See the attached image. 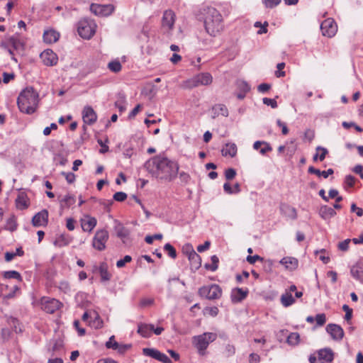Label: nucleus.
Instances as JSON below:
<instances>
[{"label": "nucleus", "instance_id": "nucleus-55", "mask_svg": "<svg viewBox=\"0 0 363 363\" xmlns=\"http://www.w3.org/2000/svg\"><path fill=\"white\" fill-rule=\"evenodd\" d=\"M356 179L352 175H347L345 178V184L348 187H353L355 184Z\"/></svg>", "mask_w": 363, "mask_h": 363}, {"label": "nucleus", "instance_id": "nucleus-23", "mask_svg": "<svg viewBox=\"0 0 363 363\" xmlns=\"http://www.w3.org/2000/svg\"><path fill=\"white\" fill-rule=\"evenodd\" d=\"M248 291L240 288L234 289L231 292V300L233 303H238L245 299L247 295Z\"/></svg>", "mask_w": 363, "mask_h": 363}, {"label": "nucleus", "instance_id": "nucleus-37", "mask_svg": "<svg viewBox=\"0 0 363 363\" xmlns=\"http://www.w3.org/2000/svg\"><path fill=\"white\" fill-rule=\"evenodd\" d=\"M328 153V151L326 148L318 146L316 147V153L313 155V160L314 162L317 161L318 160L320 161H323Z\"/></svg>", "mask_w": 363, "mask_h": 363}, {"label": "nucleus", "instance_id": "nucleus-31", "mask_svg": "<svg viewBox=\"0 0 363 363\" xmlns=\"http://www.w3.org/2000/svg\"><path fill=\"white\" fill-rule=\"evenodd\" d=\"M70 242L71 238L68 235L62 234L55 238L53 244L57 247H62L68 245Z\"/></svg>", "mask_w": 363, "mask_h": 363}, {"label": "nucleus", "instance_id": "nucleus-5", "mask_svg": "<svg viewBox=\"0 0 363 363\" xmlns=\"http://www.w3.org/2000/svg\"><path fill=\"white\" fill-rule=\"evenodd\" d=\"M212 82L213 77L210 73L202 72L184 82L182 86L185 89H193L199 86L210 85Z\"/></svg>", "mask_w": 363, "mask_h": 363}, {"label": "nucleus", "instance_id": "nucleus-1", "mask_svg": "<svg viewBox=\"0 0 363 363\" xmlns=\"http://www.w3.org/2000/svg\"><path fill=\"white\" fill-rule=\"evenodd\" d=\"M146 170L157 179L171 182L179 174V164L166 156L158 155L148 160L144 164Z\"/></svg>", "mask_w": 363, "mask_h": 363}, {"label": "nucleus", "instance_id": "nucleus-19", "mask_svg": "<svg viewBox=\"0 0 363 363\" xmlns=\"http://www.w3.org/2000/svg\"><path fill=\"white\" fill-rule=\"evenodd\" d=\"M82 119L87 125L94 124L97 119V115L91 106H85L82 111Z\"/></svg>", "mask_w": 363, "mask_h": 363}, {"label": "nucleus", "instance_id": "nucleus-32", "mask_svg": "<svg viewBox=\"0 0 363 363\" xmlns=\"http://www.w3.org/2000/svg\"><path fill=\"white\" fill-rule=\"evenodd\" d=\"M281 211L286 216L291 219L294 220L297 218V212L294 207L284 204L281 206Z\"/></svg>", "mask_w": 363, "mask_h": 363}, {"label": "nucleus", "instance_id": "nucleus-24", "mask_svg": "<svg viewBox=\"0 0 363 363\" xmlns=\"http://www.w3.org/2000/svg\"><path fill=\"white\" fill-rule=\"evenodd\" d=\"M279 263L284 266V267L288 270H294L297 268L298 264V261L296 258L291 257H286L282 258Z\"/></svg>", "mask_w": 363, "mask_h": 363}, {"label": "nucleus", "instance_id": "nucleus-26", "mask_svg": "<svg viewBox=\"0 0 363 363\" xmlns=\"http://www.w3.org/2000/svg\"><path fill=\"white\" fill-rule=\"evenodd\" d=\"M153 330V325L140 323L138 325V333L143 337H149L151 336Z\"/></svg>", "mask_w": 363, "mask_h": 363}, {"label": "nucleus", "instance_id": "nucleus-8", "mask_svg": "<svg viewBox=\"0 0 363 363\" xmlns=\"http://www.w3.org/2000/svg\"><path fill=\"white\" fill-rule=\"evenodd\" d=\"M199 294L201 297L210 300H213L218 299L221 296L222 291L218 285L211 284L200 288L199 290Z\"/></svg>", "mask_w": 363, "mask_h": 363}, {"label": "nucleus", "instance_id": "nucleus-36", "mask_svg": "<svg viewBox=\"0 0 363 363\" xmlns=\"http://www.w3.org/2000/svg\"><path fill=\"white\" fill-rule=\"evenodd\" d=\"M17 228L16 218L14 215H11L6 222V225L4 228V230L13 232Z\"/></svg>", "mask_w": 363, "mask_h": 363}, {"label": "nucleus", "instance_id": "nucleus-30", "mask_svg": "<svg viewBox=\"0 0 363 363\" xmlns=\"http://www.w3.org/2000/svg\"><path fill=\"white\" fill-rule=\"evenodd\" d=\"M308 173L313 174L317 175L318 177H323L324 178H328L330 175H332L334 173L333 169L330 168L326 171H320L318 169H315L313 166L308 167Z\"/></svg>", "mask_w": 363, "mask_h": 363}, {"label": "nucleus", "instance_id": "nucleus-28", "mask_svg": "<svg viewBox=\"0 0 363 363\" xmlns=\"http://www.w3.org/2000/svg\"><path fill=\"white\" fill-rule=\"evenodd\" d=\"M320 216L324 220L330 219L336 215L335 210L328 206H323L319 210Z\"/></svg>", "mask_w": 363, "mask_h": 363}, {"label": "nucleus", "instance_id": "nucleus-52", "mask_svg": "<svg viewBox=\"0 0 363 363\" xmlns=\"http://www.w3.org/2000/svg\"><path fill=\"white\" fill-rule=\"evenodd\" d=\"M315 320L316 323H317L318 325L322 326L326 322L325 315L324 313L317 314L315 318Z\"/></svg>", "mask_w": 363, "mask_h": 363}, {"label": "nucleus", "instance_id": "nucleus-3", "mask_svg": "<svg viewBox=\"0 0 363 363\" xmlns=\"http://www.w3.org/2000/svg\"><path fill=\"white\" fill-rule=\"evenodd\" d=\"M204 25L206 32L211 36H216L223 28V18L220 12L213 7L203 9Z\"/></svg>", "mask_w": 363, "mask_h": 363}, {"label": "nucleus", "instance_id": "nucleus-18", "mask_svg": "<svg viewBox=\"0 0 363 363\" xmlns=\"http://www.w3.org/2000/svg\"><path fill=\"white\" fill-rule=\"evenodd\" d=\"M48 222V211L45 209L36 213L32 219V224L35 227L45 226Z\"/></svg>", "mask_w": 363, "mask_h": 363}, {"label": "nucleus", "instance_id": "nucleus-2", "mask_svg": "<svg viewBox=\"0 0 363 363\" xmlns=\"http://www.w3.org/2000/svg\"><path fill=\"white\" fill-rule=\"evenodd\" d=\"M38 93L33 88H26L20 93L17 99L19 110L27 114L33 113L38 108Z\"/></svg>", "mask_w": 363, "mask_h": 363}, {"label": "nucleus", "instance_id": "nucleus-41", "mask_svg": "<svg viewBox=\"0 0 363 363\" xmlns=\"http://www.w3.org/2000/svg\"><path fill=\"white\" fill-rule=\"evenodd\" d=\"M3 277L5 279H15L19 281H22V277L21 274L17 271L14 270L4 272L3 274Z\"/></svg>", "mask_w": 363, "mask_h": 363}, {"label": "nucleus", "instance_id": "nucleus-9", "mask_svg": "<svg viewBox=\"0 0 363 363\" xmlns=\"http://www.w3.org/2000/svg\"><path fill=\"white\" fill-rule=\"evenodd\" d=\"M190 262L192 270H197L201 265V257L195 252L191 245H187L183 249Z\"/></svg>", "mask_w": 363, "mask_h": 363}, {"label": "nucleus", "instance_id": "nucleus-11", "mask_svg": "<svg viewBox=\"0 0 363 363\" xmlns=\"http://www.w3.org/2000/svg\"><path fill=\"white\" fill-rule=\"evenodd\" d=\"M115 10L113 4H91L90 11L96 16H110Z\"/></svg>", "mask_w": 363, "mask_h": 363}, {"label": "nucleus", "instance_id": "nucleus-47", "mask_svg": "<svg viewBox=\"0 0 363 363\" xmlns=\"http://www.w3.org/2000/svg\"><path fill=\"white\" fill-rule=\"evenodd\" d=\"M267 26H268V23L267 21H265L264 23V24H262L259 21L255 23V27L260 28V29L257 31V34H259V35L267 33Z\"/></svg>", "mask_w": 363, "mask_h": 363}, {"label": "nucleus", "instance_id": "nucleus-53", "mask_svg": "<svg viewBox=\"0 0 363 363\" xmlns=\"http://www.w3.org/2000/svg\"><path fill=\"white\" fill-rule=\"evenodd\" d=\"M204 313L210 315L211 316L215 317L218 313V308L216 306L207 307L204 309Z\"/></svg>", "mask_w": 363, "mask_h": 363}, {"label": "nucleus", "instance_id": "nucleus-34", "mask_svg": "<svg viewBox=\"0 0 363 363\" xmlns=\"http://www.w3.org/2000/svg\"><path fill=\"white\" fill-rule=\"evenodd\" d=\"M108 264L106 262H101L99 267V272L102 281H108L111 279V274L108 272Z\"/></svg>", "mask_w": 363, "mask_h": 363}, {"label": "nucleus", "instance_id": "nucleus-59", "mask_svg": "<svg viewBox=\"0 0 363 363\" xmlns=\"http://www.w3.org/2000/svg\"><path fill=\"white\" fill-rule=\"evenodd\" d=\"M277 71L275 72V74L277 77H281L285 76V72L282 71V69L285 67V63L281 62L279 63L277 66Z\"/></svg>", "mask_w": 363, "mask_h": 363}, {"label": "nucleus", "instance_id": "nucleus-46", "mask_svg": "<svg viewBox=\"0 0 363 363\" xmlns=\"http://www.w3.org/2000/svg\"><path fill=\"white\" fill-rule=\"evenodd\" d=\"M164 250L170 257L173 259H175L177 257L176 250L171 244L167 243L164 247Z\"/></svg>", "mask_w": 363, "mask_h": 363}, {"label": "nucleus", "instance_id": "nucleus-12", "mask_svg": "<svg viewBox=\"0 0 363 363\" xmlns=\"http://www.w3.org/2000/svg\"><path fill=\"white\" fill-rule=\"evenodd\" d=\"M41 306L43 311L48 313H54L62 306V303L55 298L43 297L41 299Z\"/></svg>", "mask_w": 363, "mask_h": 363}, {"label": "nucleus", "instance_id": "nucleus-17", "mask_svg": "<svg viewBox=\"0 0 363 363\" xmlns=\"http://www.w3.org/2000/svg\"><path fill=\"white\" fill-rule=\"evenodd\" d=\"M326 331L330 335L332 339L335 341H340L344 337L343 329L337 324H328L326 327Z\"/></svg>", "mask_w": 363, "mask_h": 363}, {"label": "nucleus", "instance_id": "nucleus-25", "mask_svg": "<svg viewBox=\"0 0 363 363\" xmlns=\"http://www.w3.org/2000/svg\"><path fill=\"white\" fill-rule=\"evenodd\" d=\"M29 204L30 202L28 196L23 192L18 194L16 199V208L20 210H24L29 206Z\"/></svg>", "mask_w": 363, "mask_h": 363}, {"label": "nucleus", "instance_id": "nucleus-29", "mask_svg": "<svg viewBox=\"0 0 363 363\" xmlns=\"http://www.w3.org/2000/svg\"><path fill=\"white\" fill-rule=\"evenodd\" d=\"M89 325L96 329L103 327V320L99 313L95 311H91V319L89 321Z\"/></svg>", "mask_w": 363, "mask_h": 363}, {"label": "nucleus", "instance_id": "nucleus-51", "mask_svg": "<svg viewBox=\"0 0 363 363\" xmlns=\"http://www.w3.org/2000/svg\"><path fill=\"white\" fill-rule=\"evenodd\" d=\"M342 309L345 312V319L350 321L352 316V310L346 304L343 305Z\"/></svg>", "mask_w": 363, "mask_h": 363}, {"label": "nucleus", "instance_id": "nucleus-22", "mask_svg": "<svg viewBox=\"0 0 363 363\" xmlns=\"http://www.w3.org/2000/svg\"><path fill=\"white\" fill-rule=\"evenodd\" d=\"M60 36V33L57 31L53 29H48L45 30L43 33V40L48 44H52L56 43L59 40Z\"/></svg>", "mask_w": 363, "mask_h": 363}, {"label": "nucleus", "instance_id": "nucleus-14", "mask_svg": "<svg viewBox=\"0 0 363 363\" xmlns=\"http://www.w3.org/2000/svg\"><path fill=\"white\" fill-rule=\"evenodd\" d=\"M114 230L118 238H119L123 244L127 245L130 242V230L118 220L114 221Z\"/></svg>", "mask_w": 363, "mask_h": 363}, {"label": "nucleus", "instance_id": "nucleus-38", "mask_svg": "<svg viewBox=\"0 0 363 363\" xmlns=\"http://www.w3.org/2000/svg\"><path fill=\"white\" fill-rule=\"evenodd\" d=\"M351 274L356 279L363 281V267L362 266H353L351 269Z\"/></svg>", "mask_w": 363, "mask_h": 363}, {"label": "nucleus", "instance_id": "nucleus-61", "mask_svg": "<svg viewBox=\"0 0 363 363\" xmlns=\"http://www.w3.org/2000/svg\"><path fill=\"white\" fill-rule=\"evenodd\" d=\"M154 299L151 298H144L140 300V305L141 307H147L152 305Z\"/></svg>", "mask_w": 363, "mask_h": 363}, {"label": "nucleus", "instance_id": "nucleus-49", "mask_svg": "<svg viewBox=\"0 0 363 363\" xmlns=\"http://www.w3.org/2000/svg\"><path fill=\"white\" fill-rule=\"evenodd\" d=\"M106 346L107 348H111L113 350H116L118 347V343L115 340L114 336H111L108 341L106 342Z\"/></svg>", "mask_w": 363, "mask_h": 363}, {"label": "nucleus", "instance_id": "nucleus-50", "mask_svg": "<svg viewBox=\"0 0 363 363\" xmlns=\"http://www.w3.org/2000/svg\"><path fill=\"white\" fill-rule=\"evenodd\" d=\"M62 174L65 177V179L67 182V183L72 184L74 182L76 176L74 173L62 172Z\"/></svg>", "mask_w": 363, "mask_h": 363}, {"label": "nucleus", "instance_id": "nucleus-35", "mask_svg": "<svg viewBox=\"0 0 363 363\" xmlns=\"http://www.w3.org/2000/svg\"><path fill=\"white\" fill-rule=\"evenodd\" d=\"M76 200L74 196L67 194L60 201V208L62 209L68 208L75 203Z\"/></svg>", "mask_w": 363, "mask_h": 363}, {"label": "nucleus", "instance_id": "nucleus-42", "mask_svg": "<svg viewBox=\"0 0 363 363\" xmlns=\"http://www.w3.org/2000/svg\"><path fill=\"white\" fill-rule=\"evenodd\" d=\"M300 342V335L298 333H291L287 337V343L292 346L297 345Z\"/></svg>", "mask_w": 363, "mask_h": 363}, {"label": "nucleus", "instance_id": "nucleus-48", "mask_svg": "<svg viewBox=\"0 0 363 363\" xmlns=\"http://www.w3.org/2000/svg\"><path fill=\"white\" fill-rule=\"evenodd\" d=\"M132 260V257L130 255H125L123 259H119L116 262V266L118 268L123 267L126 263L130 262Z\"/></svg>", "mask_w": 363, "mask_h": 363}, {"label": "nucleus", "instance_id": "nucleus-20", "mask_svg": "<svg viewBox=\"0 0 363 363\" xmlns=\"http://www.w3.org/2000/svg\"><path fill=\"white\" fill-rule=\"evenodd\" d=\"M97 220L94 217H91L89 215H85L81 219V225L84 231L91 232L92 230L96 227Z\"/></svg>", "mask_w": 363, "mask_h": 363}, {"label": "nucleus", "instance_id": "nucleus-64", "mask_svg": "<svg viewBox=\"0 0 363 363\" xmlns=\"http://www.w3.org/2000/svg\"><path fill=\"white\" fill-rule=\"evenodd\" d=\"M277 124L279 127L281 128V132L283 135H287L289 133V129L286 126V124L282 122L280 119L277 121Z\"/></svg>", "mask_w": 363, "mask_h": 363}, {"label": "nucleus", "instance_id": "nucleus-40", "mask_svg": "<svg viewBox=\"0 0 363 363\" xmlns=\"http://www.w3.org/2000/svg\"><path fill=\"white\" fill-rule=\"evenodd\" d=\"M143 354L151 357L157 360L160 359L162 352L159 350L152 348H144L143 350Z\"/></svg>", "mask_w": 363, "mask_h": 363}, {"label": "nucleus", "instance_id": "nucleus-15", "mask_svg": "<svg viewBox=\"0 0 363 363\" xmlns=\"http://www.w3.org/2000/svg\"><path fill=\"white\" fill-rule=\"evenodd\" d=\"M175 22V13L172 10H166L162 16V26L164 29L170 30L174 28Z\"/></svg>", "mask_w": 363, "mask_h": 363}, {"label": "nucleus", "instance_id": "nucleus-63", "mask_svg": "<svg viewBox=\"0 0 363 363\" xmlns=\"http://www.w3.org/2000/svg\"><path fill=\"white\" fill-rule=\"evenodd\" d=\"M262 145L263 146H262L259 150V152L262 155H265L267 152L272 150V147L270 146V145L268 143L264 141Z\"/></svg>", "mask_w": 363, "mask_h": 363}, {"label": "nucleus", "instance_id": "nucleus-60", "mask_svg": "<svg viewBox=\"0 0 363 363\" xmlns=\"http://www.w3.org/2000/svg\"><path fill=\"white\" fill-rule=\"evenodd\" d=\"M236 175V171L233 168H229L225 172V177L227 180L233 179Z\"/></svg>", "mask_w": 363, "mask_h": 363}, {"label": "nucleus", "instance_id": "nucleus-43", "mask_svg": "<svg viewBox=\"0 0 363 363\" xmlns=\"http://www.w3.org/2000/svg\"><path fill=\"white\" fill-rule=\"evenodd\" d=\"M211 259L212 264L211 265L206 264V268L210 269L212 272H214L218 269L219 259L216 255H213Z\"/></svg>", "mask_w": 363, "mask_h": 363}, {"label": "nucleus", "instance_id": "nucleus-10", "mask_svg": "<svg viewBox=\"0 0 363 363\" xmlns=\"http://www.w3.org/2000/svg\"><path fill=\"white\" fill-rule=\"evenodd\" d=\"M9 46L16 50L17 54L23 55L24 44L18 38L11 36L0 43V47L1 48H9Z\"/></svg>", "mask_w": 363, "mask_h": 363}, {"label": "nucleus", "instance_id": "nucleus-45", "mask_svg": "<svg viewBox=\"0 0 363 363\" xmlns=\"http://www.w3.org/2000/svg\"><path fill=\"white\" fill-rule=\"evenodd\" d=\"M315 254L316 255H319V259L323 262L324 264H327L330 262V257L328 255H326V250L324 249H322L320 250H316L315 252Z\"/></svg>", "mask_w": 363, "mask_h": 363}, {"label": "nucleus", "instance_id": "nucleus-6", "mask_svg": "<svg viewBox=\"0 0 363 363\" xmlns=\"http://www.w3.org/2000/svg\"><path fill=\"white\" fill-rule=\"evenodd\" d=\"M96 25L93 21L82 20L79 22L77 31L84 39H90L95 33Z\"/></svg>", "mask_w": 363, "mask_h": 363}, {"label": "nucleus", "instance_id": "nucleus-44", "mask_svg": "<svg viewBox=\"0 0 363 363\" xmlns=\"http://www.w3.org/2000/svg\"><path fill=\"white\" fill-rule=\"evenodd\" d=\"M108 69L113 72H118L121 70V65L119 61L115 60L108 64Z\"/></svg>", "mask_w": 363, "mask_h": 363}, {"label": "nucleus", "instance_id": "nucleus-27", "mask_svg": "<svg viewBox=\"0 0 363 363\" xmlns=\"http://www.w3.org/2000/svg\"><path fill=\"white\" fill-rule=\"evenodd\" d=\"M237 150V146L235 143H228L223 147L221 152L225 157L230 156V157H233L236 155Z\"/></svg>", "mask_w": 363, "mask_h": 363}, {"label": "nucleus", "instance_id": "nucleus-62", "mask_svg": "<svg viewBox=\"0 0 363 363\" xmlns=\"http://www.w3.org/2000/svg\"><path fill=\"white\" fill-rule=\"evenodd\" d=\"M162 238V235L161 234H155L153 236L147 235L145 237V240L148 244H152L154 240H161Z\"/></svg>", "mask_w": 363, "mask_h": 363}, {"label": "nucleus", "instance_id": "nucleus-7", "mask_svg": "<svg viewBox=\"0 0 363 363\" xmlns=\"http://www.w3.org/2000/svg\"><path fill=\"white\" fill-rule=\"evenodd\" d=\"M108 238V232L106 230L101 229L96 230L92 240V247L99 251L104 250Z\"/></svg>", "mask_w": 363, "mask_h": 363}, {"label": "nucleus", "instance_id": "nucleus-57", "mask_svg": "<svg viewBox=\"0 0 363 363\" xmlns=\"http://www.w3.org/2000/svg\"><path fill=\"white\" fill-rule=\"evenodd\" d=\"M127 194L122 191H118L114 194L113 199L116 201H123L126 199Z\"/></svg>", "mask_w": 363, "mask_h": 363}, {"label": "nucleus", "instance_id": "nucleus-54", "mask_svg": "<svg viewBox=\"0 0 363 363\" xmlns=\"http://www.w3.org/2000/svg\"><path fill=\"white\" fill-rule=\"evenodd\" d=\"M350 239H346L338 244V249L341 251H347L349 248V244L350 242Z\"/></svg>", "mask_w": 363, "mask_h": 363}, {"label": "nucleus", "instance_id": "nucleus-13", "mask_svg": "<svg viewBox=\"0 0 363 363\" xmlns=\"http://www.w3.org/2000/svg\"><path fill=\"white\" fill-rule=\"evenodd\" d=\"M320 29L324 36L332 38L337 31V26L334 19L327 18L321 23Z\"/></svg>", "mask_w": 363, "mask_h": 363}, {"label": "nucleus", "instance_id": "nucleus-16", "mask_svg": "<svg viewBox=\"0 0 363 363\" xmlns=\"http://www.w3.org/2000/svg\"><path fill=\"white\" fill-rule=\"evenodd\" d=\"M40 58L43 64L46 66H54L57 63V55L50 49L44 50L40 54Z\"/></svg>", "mask_w": 363, "mask_h": 363}, {"label": "nucleus", "instance_id": "nucleus-33", "mask_svg": "<svg viewBox=\"0 0 363 363\" xmlns=\"http://www.w3.org/2000/svg\"><path fill=\"white\" fill-rule=\"evenodd\" d=\"M281 303L284 307H289L294 304L296 301L295 298L292 296L289 292L284 291L280 298Z\"/></svg>", "mask_w": 363, "mask_h": 363}, {"label": "nucleus", "instance_id": "nucleus-21", "mask_svg": "<svg viewBox=\"0 0 363 363\" xmlns=\"http://www.w3.org/2000/svg\"><path fill=\"white\" fill-rule=\"evenodd\" d=\"M318 360L321 363L331 362L334 359V353L330 348L321 349L318 352Z\"/></svg>", "mask_w": 363, "mask_h": 363}, {"label": "nucleus", "instance_id": "nucleus-58", "mask_svg": "<svg viewBox=\"0 0 363 363\" xmlns=\"http://www.w3.org/2000/svg\"><path fill=\"white\" fill-rule=\"evenodd\" d=\"M262 101L264 104L270 106L272 108L277 107V102L274 99L264 98Z\"/></svg>", "mask_w": 363, "mask_h": 363}, {"label": "nucleus", "instance_id": "nucleus-4", "mask_svg": "<svg viewBox=\"0 0 363 363\" xmlns=\"http://www.w3.org/2000/svg\"><path fill=\"white\" fill-rule=\"evenodd\" d=\"M217 338V334L214 333H204L201 335L194 336L192 338V343L194 346L198 350L201 355L205 354V350L207 349L211 342L215 341Z\"/></svg>", "mask_w": 363, "mask_h": 363}, {"label": "nucleus", "instance_id": "nucleus-56", "mask_svg": "<svg viewBox=\"0 0 363 363\" xmlns=\"http://www.w3.org/2000/svg\"><path fill=\"white\" fill-rule=\"evenodd\" d=\"M59 289L64 293H67L70 291L69 284L67 281H62L59 284Z\"/></svg>", "mask_w": 363, "mask_h": 363}, {"label": "nucleus", "instance_id": "nucleus-39", "mask_svg": "<svg viewBox=\"0 0 363 363\" xmlns=\"http://www.w3.org/2000/svg\"><path fill=\"white\" fill-rule=\"evenodd\" d=\"M126 101L125 97L123 94H119L118 99L115 102L116 107L119 110L121 113L125 111L126 109Z\"/></svg>", "mask_w": 363, "mask_h": 363}]
</instances>
